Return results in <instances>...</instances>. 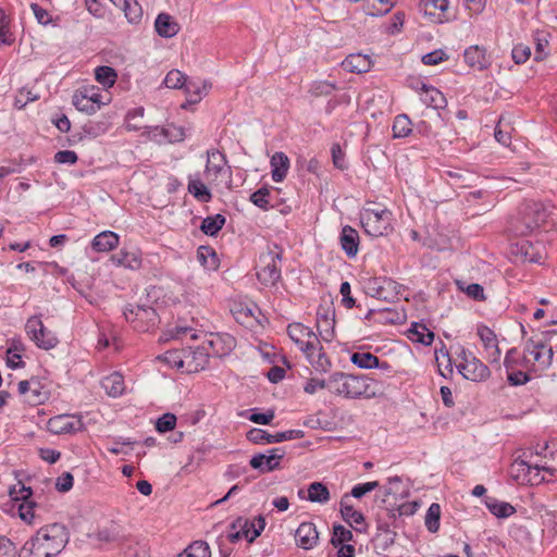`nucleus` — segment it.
Masks as SVG:
<instances>
[{"mask_svg": "<svg viewBox=\"0 0 557 557\" xmlns=\"http://www.w3.org/2000/svg\"><path fill=\"white\" fill-rule=\"evenodd\" d=\"M72 102L78 111L87 114H94L99 110V106L92 104L81 89L75 91Z\"/></svg>", "mask_w": 557, "mask_h": 557, "instance_id": "37998d69", "label": "nucleus"}, {"mask_svg": "<svg viewBox=\"0 0 557 557\" xmlns=\"http://www.w3.org/2000/svg\"><path fill=\"white\" fill-rule=\"evenodd\" d=\"M478 335L482 343L484 344L485 349L492 350L490 354L491 361H498L500 358V349L498 347L497 338L494 331L485 325H482L478 327Z\"/></svg>", "mask_w": 557, "mask_h": 557, "instance_id": "cd10ccee", "label": "nucleus"}, {"mask_svg": "<svg viewBox=\"0 0 557 557\" xmlns=\"http://www.w3.org/2000/svg\"><path fill=\"white\" fill-rule=\"evenodd\" d=\"M548 213L541 203H532L528 206V214L524 218L525 228L532 232L535 228L541 227L547 220Z\"/></svg>", "mask_w": 557, "mask_h": 557, "instance_id": "5701e85b", "label": "nucleus"}, {"mask_svg": "<svg viewBox=\"0 0 557 557\" xmlns=\"http://www.w3.org/2000/svg\"><path fill=\"white\" fill-rule=\"evenodd\" d=\"M287 333L305 355L319 346V336L310 327L301 323L289 324Z\"/></svg>", "mask_w": 557, "mask_h": 557, "instance_id": "ddd939ff", "label": "nucleus"}, {"mask_svg": "<svg viewBox=\"0 0 557 557\" xmlns=\"http://www.w3.org/2000/svg\"><path fill=\"white\" fill-rule=\"evenodd\" d=\"M408 333L411 341L424 346H430L434 341V333L422 322H412Z\"/></svg>", "mask_w": 557, "mask_h": 557, "instance_id": "473e14b6", "label": "nucleus"}, {"mask_svg": "<svg viewBox=\"0 0 557 557\" xmlns=\"http://www.w3.org/2000/svg\"><path fill=\"white\" fill-rule=\"evenodd\" d=\"M226 222L224 215L218 213L202 220L200 230L208 236H216Z\"/></svg>", "mask_w": 557, "mask_h": 557, "instance_id": "4c0bfd02", "label": "nucleus"}, {"mask_svg": "<svg viewBox=\"0 0 557 557\" xmlns=\"http://www.w3.org/2000/svg\"><path fill=\"white\" fill-rule=\"evenodd\" d=\"M234 342V338L226 334L225 339L218 336L216 338L209 341L208 344L215 355L222 356L233 348Z\"/></svg>", "mask_w": 557, "mask_h": 557, "instance_id": "3c124183", "label": "nucleus"}, {"mask_svg": "<svg viewBox=\"0 0 557 557\" xmlns=\"http://www.w3.org/2000/svg\"><path fill=\"white\" fill-rule=\"evenodd\" d=\"M154 28L160 37L172 38L178 33L180 25L171 15L160 13L154 21Z\"/></svg>", "mask_w": 557, "mask_h": 557, "instance_id": "b1692460", "label": "nucleus"}, {"mask_svg": "<svg viewBox=\"0 0 557 557\" xmlns=\"http://www.w3.org/2000/svg\"><path fill=\"white\" fill-rule=\"evenodd\" d=\"M10 495L13 499L23 500V503L18 506V515L22 520L30 523L35 517L34 509L37 506L35 502L30 500V497L33 495L32 488L26 487L25 485H21L17 493L16 487L14 486L10 491Z\"/></svg>", "mask_w": 557, "mask_h": 557, "instance_id": "f3484780", "label": "nucleus"}, {"mask_svg": "<svg viewBox=\"0 0 557 557\" xmlns=\"http://www.w3.org/2000/svg\"><path fill=\"white\" fill-rule=\"evenodd\" d=\"M352 540H354V534L350 530L346 529L342 524L333 525V534H332L330 543L334 547L346 545L345 543L351 542Z\"/></svg>", "mask_w": 557, "mask_h": 557, "instance_id": "49530a36", "label": "nucleus"}, {"mask_svg": "<svg viewBox=\"0 0 557 557\" xmlns=\"http://www.w3.org/2000/svg\"><path fill=\"white\" fill-rule=\"evenodd\" d=\"M176 425V417L173 413L166 412L162 414L157 423H156V430L160 433H165L169 431H172Z\"/></svg>", "mask_w": 557, "mask_h": 557, "instance_id": "bf43d9fd", "label": "nucleus"}, {"mask_svg": "<svg viewBox=\"0 0 557 557\" xmlns=\"http://www.w3.org/2000/svg\"><path fill=\"white\" fill-rule=\"evenodd\" d=\"M305 436V432L302 430H287L283 432H277L275 434H270L262 429L253 428L249 430L246 434V437L249 442L253 444H262V443H282L285 441L299 440Z\"/></svg>", "mask_w": 557, "mask_h": 557, "instance_id": "f8f14e48", "label": "nucleus"}, {"mask_svg": "<svg viewBox=\"0 0 557 557\" xmlns=\"http://www.w3.org/2000/svg\"><path fill=\"white\" fill-rule=\"evenodd\" d=\"M447 59V54L442 49H437L424 54L421 60L422 63L425 65H436Z\"/></svg>", "mask_w": 557, "mask_h": 557, "instance_id": "69168bd1", "label": "nucleus"}, {"mask_svg": "<svg viewBox=\"0 0 557 557\" xmlns=\"http://www.w3.org/2000/svg\"><path fill=\"white\" fill-rule=\"evenodd\" d=\"M197 259L206 269L215 270L219 267L216 252L210 246H200L197 250Z\"/></svg>", "mask_w": 557, "mask_h": 557, "instance_id": "58836bf2", "label": "nucleus"}, {"mask_svg": "<svg viewBox=\"0 0 557 557\" xmlns=\"http://www.w3.org/2000/svg\"><path fill=\"white\" fill-rule=\"evenodd\" d=\"M69 539V531L62 523L41 527L24 543L18 557H54L64 549Z\"/></svg>", "mask_w": 557, "mask_h": 557, "instance_id": "f257e3e1", "label": "nucleus"}, {"mask_svg": "<svg viewBox=\"0 0 557 557\" xmlns=\"http://www.w3.org/2000/svg\"><path fill=\"white\" fill-rule=\"evenodd\" d=\"M515 253L520 256L522 261L530 263H540L542 260L540 245H534L527 239H521L516 244Z\"/></svg>", "mask_w": 557, "mask_h": 557, "instance_id": "bb28decb", "label": "nucleus"}, {"mask_svg": "<svg viewBox=\"0 0 557 557\" xmlns=\"http://www.w3.org/2000/svg\"><path fill=\"white\" fill-rule=\"evenodd\" d=\"M270 164L272 168V180L276 183L283 182L289 169L288 157L282 151L275 152L270 160Z\"/></svg>", "mask_w": 557, "mask_h": 557, "instance_id": "c85d7f7f", "label": "nucleus"}, {"mask_svg": "<svg viewBox=\"0 0 557 557\" xmlns=\"http://www.w3.org/2000/svg\"><path fill=\"white\" fill-rule=\"evenodd\" d=\"M122 10L129 23L136 24L140 22L143 17V9L137 0H128V2H125Z\"/></svg>", "mask_w": 557, "mask_h": 557, "instance_id": "603ef678", "label": "nucleus"}, {"mask_svg": "<svg viewBox=\"0 0 557 557\" xmlns=\"http://www.w3.org/2000/svg\"><path fill=\"white\" fill-rule=\"evenodd\" d=\"M308 500L312 503L325 504L330 500V491L321 482H313L308 486Z\"/></svg>", "mask_w": 557, "mask_h": 557, "instance_id": "ea45409f", "label": "nucleus"}, {"mask_svg": "<svg viewBox=\"0 0 557 557\" xmlns=\"http://www.w3.org/2000/svg\"><path fill=\"white\" fill-rule=\"evenodd\" d=\"M286 455L283 447L271 448L267 454H257L251 457L249 465L260 473H267L282 468L281 461Z\"/></svg>", "mask_w": 557, "mask_h": 557, "instance_id": "9b49d317", "label": "nucleus"}, {"mask_svg": "<svg viewBox=\"0 0 557 557\" xmlns=\"http://www.w3.org/2000/svg\"><path fill=\"white\" fill-rule=\"evenodd\" d=\"M377 486H379V482L377 481H372V482H367V483H362V484H357V485H355L351 488V492H350L349 496H352L355 498H361L367 493L372 492L373 490H375Z\"/></svg>", "mask_w": 557, "mask_h": 557, "instance_id": "0e129e2a", "label": "nucleus"}, {"mask_svg": "<svg viewBox=\"0 0 557 557\" xmlns=\"http://www.w3.org/2000/svg\"><path fill=\"white\" fill-rule=\"evenodd\" d=\"M25 331L37 347L49 350L59 344L54 333L48 330L37 315L30 317L25 324Z\"/></svg>", "mask_w": 557, "mask_h": 557, "instance_id": "1a4fd4ad", "label": "nucleus"}, {"mask_svg": "<svg viewBox=\"0 0 557 557\" xmlns=\"http://www.w3.org/2000/svg\"><path fill=\"white\" fill-rule=\"evenodd\" d=\"M107 394L112 397L121 396L125 389L124 377L121 373L114 372L106 376L101 382Z\"/></svg>", "mask_w": 557, "mask_h": 557, "instance_id": "72a5a7b5", "label": "nucleus"}, {"mask_svg": "<svg viewBox=\"0 0 557 557\" xmlns=\"http://www.w3.org/2000/svg\"><path fill=\"white\" fill-rule=\"evenodd\" d=\"M121 527L112 522L109 527L99 530L97 537L101 542L113 543L120 542L123 537Z\"/></svg>", "mask_w": 557, "mask_h": 557, "instance_id": "09e8293b", "label": "nucleus"}, {"mask_svg": "<svg viewBox=\"0 0 557 557\" xmlns=\"http://www.w3.org/2000/svg\"><path fill=\"white\" fill-rule=\"evenodd\" d=\"M512 60L516 64L527 62L531 55V49L524 45H517L511 51Z\"/></svg>", "mask_w": 557, "mask_h": 557, "instance_id": "e2e57ef3", "label": "nucleus"}, {"mask_svg": "<svg viewBox=\"0 0 557 557\" xmlns=\"http://www.w3.org/2000/svg\"><path fill=\"white\" fill-rule=\"evenodd\" d=\"M250 411L251 413L248 417V419L256 424L268 425L272 422V420L275 417V412L273 409H269L265 412H258V409L253 408Z\"/></svg>", "mask_w": 557, "mask_h": 557, "instance_id": "6e6d98bb", "label": "nucleus"}, {"mask_svg": "<svg viewBox=\"0 0 557 557\" xmlns=\"http://www.w3.org/2000/svg\"><path fill=\"white\" fill-rule=\"evenodd\" d=\"M342 66L349 73H366L371 67V60L368 55L361 53H352L346 57L342 62Z\"/></svg>", "mask_w": 557, "mask_h": 557, "instance_id": "a878e982", "label": "nucleus"}, {"mask_svg": "<svg viewBox=\"0 0 557 557\" xmlns=\"http://www.w3.org/2000/svg\"><path fill=\"white\" fill-rule=\"evenodd\" d=\"M16 547L14 543L4 535H0V557H14Z\"/></svg>", "mask_w": 557, "mask_h": 557, "instance_id": "774afa93", "label": "nucleus"}, {"mask_svg": "<svg viewBox=\"0 0 557 557\" xmlns=\"http://www.w3.org/2000/svg\"><path fill=\"white\" fill-rule=\"evenodd\" d=\"M282 248L276 244L267 245L265 251L259 256L257 278L264 286H275L282 277Z\"/></svg>", "mask_w": 557, "mask_h": 557, "instance_id": "7ed1b4c3", "label": "nucleus"}, {"mask_svg": "<svg viewBox=\"0 0 557 557\" xmlns=\"http://www.w3.org/2000/svg\"><path fill=\"white\" fill-rule=\"evenodd\" d=\"M367 288L372 297L393 302L398 299L404 287L389 277H373L369 280Z\"/></svg>", "mask_w": 557, "mask_h": 557, "instance_id": "9d476101", "label": "nucleus"}, {"mask_svg": "<svg viewBox=\"0 0 557 557\" xmlns=\"http://www.w3.org/2000/svg\"><path fill=\"white\" fill-rule=\"evenodd\" d=\"M188 191L201 202H208L212 198L209 188L199 180L189 181Z\"/></svg>", "mask_w": 557, "mask_h": 557, "instance_id": "de8ad7c7", "label": "nucleus"}, {"mask_svg": "<svg viewBox=\"0 0 557 557\" xmlns=\"http://www.w3.org/2000/svg\"><path fill=\"white\" fill-rule=\"evenodd\" d=\"M421 101L430 108L440 110L447 106V101L442 91L433 86H426L425 89L420 94Z\"/></svg>", "mask_w": 557, "mask_h": 557, "instance_id": "2f4dec72", "label": "nucleus"}, {"mask_svg": "<svg viewBox=\"0 0 557 557\" xmlns=\"http://www.w3.org/2000/svg\"><path fill=\"white\" fill-rule=\"evenodd\" d=\"M393 213L386 208H366L360 213V223L364 232L372 237L386 236L392 232Z\"/></svg>", "mask_w": 557, "mask_h": 557, "instance_id": "39448f33", "label": "nucleus"}, {"mask_svg": "<svg viewBox=\"0 0 557 557\" xmlns=\"http://www.w3.org/2000/svg\"><path fill=\"white\" fill-rule=\"evenodd\" d=\"M119 245V235L111 231H104L94 237L91 247L98 252H107Z\"/></svg>", "mask_w": 557, "mask_h": 557, "instance_id": "7c9ffc66", "label": "nucleus"}, {"mask_svg": "<svg viewBox=\"0 0 557 557\" xmlns=\"http://www.w3.org/2000/svg\"><path fill=\"white\" fill-rule=\"evenodd\" d=\"M123 314L134 330L147 332L158 323V314L154 308L146 305H127Z\"/></svg>", "mask_w": 557, "mask_h": 557, "instance_id": "6e6552de", "label": "nucleus"}, {"mask_svg": "<svg viewBox=\"0 0 557 557\" xmlns=\"http://www.w3.org/2000/svg\"><path fill=\"white\" fill-rule=\"evenodd\" d=\"M484 503L490 512L497 518H508L516 512V509L511 504L500 502L494 497H486Z\"/></svg>", "mask_w": 557, "mask_h": 557, "instance_id": "f704fd0d", "label": "nucleus"}, {"mask_svg": "<svg viewBox=\"0 0 557 557\" xmlns=\"http://www.w3.org/2000/svg\"><path fill=\"white\" fill-rule=\"evenodd\" d=\"M440 518L441 506L437 503L431 504L425 515V527L430 532H437L440 528Z\"/></svg>", "mask_w": 557, "mask_h": 557, "instance_id": "8fccbe9b", "label": "nucleus"}, {"mask_svg": "<svg viewBox=\"0 0 557 557\" xmlns=\"http://www.w3.org/2000/svg\"><path fill=\"white\" fill-rule=\"evenodd\" d=\"M412 132L411 121L406 114H399L393 123V136L395 138H405Z\"/></svg>", "mask_w": 557, "mask_h": 557, "instance_id": "c03bdc74", "label": "nucleus"}, {"mask_svg": "<svg viewBox=\"0 0 557 557\" xmlns=\"http://www.w3.org/2000/svg\"><path fill=\"white\" fill-rule=\"evenodd\" d=\"M350 361L352 364L360 369H381L388 371L391 366L386 361H380V359L369 351H356L351 354Z\"/></svg>", "mask_w": 557, "mask_h": 557, "instance_id": "412c9836", "label": "nucleus"}, {"mask_svg": "<svg viewBox=\"0 0 557 557\" xmlns=\"http://www.w3.org/2000/svg\"><path fill=\"white\" fill-rule=\"evenodd\" d=\"M349 499V495L345 494L341 499V515L343 519L348 523H355L357 525L362 524L364 522L363 515L356 510L351 505L347 502Z\"/></svg>", "mask_w": 557, "mask_h": 557, "instance_id": "e433bc0d", "label": "nucleus"}, {"mask_svg": "<svg viewBox=\"0 0 557 557\" xmlns=\"http://www.w3.org/2000/svg\"><path fill=\"white\" fill-rule=\"evenodd\" d=\"M164 85L168 88H185L187 94L190 95L189 101L193 103L198 102L201 99V90L199 88H196L193 91V88L195 87L193 83L187 82V77L184 73H182L178 70H171L165 78H164Z\"/></svg>", "mask_w": 557, "mask_h": 557, "instance_id": "6ab92c4d", "label": "nucleus"}, {"mask_svg": "<svg viewBox=\"0 0 557 557\" xmlns=\"http://www.w3.org/2000/svg\"><path fill=\"white\" fill-rule=\"evenodd\" d=\"M117 74L111 66L101 65L95 70V78L104 88H110L115 84Z\"/></svg>", "mask_w": 557, "mask_h": 557, "instance_id": "a19ab883", "label": "nucleus"}, {"mask_svg": "<svg viewBox=\"0 0 557 557\" xmlns=\"http://www.w3.org/2000/svg\"><path fill=\"white\" fill-rule=\"evenodd\" d=\"M337 89V85L335 83H331L327 81H314L310 84L308 92L314 97H327L333 94L334 90Z\"/></svg>", "mask_w": 557, "mask_h": 557, "instance_id": "79ce46f5", "label": "nucleus"}, {"mask_svg": "<svg viewBox=\"0 0 557 557\" xmlns=\"http://www.w3.org/2000/svg\"><path fill=\"white\" fill-rule=\"evenodd\" d=\"M145 109L143 107L134 108L126 114V127L128 131H139L144 126L136 122L137 119L143 117Z\"/></svg>", "mask_w": 557, "mask_h": 557, "instance_id": "4d7b16f0", "label": "nucleus"}, {"mask_svg": "<svg viewBox=\"0 0 557 557\" xmlns=\"http://www.w3.org/2000/svg\"><path fill=\"white\" fill-rule=\"evenodd\" d=\"M541 471L554 475L557 472V468L554 465H549L547 461L533 465L522 458L516 459L510 468L511 475L515 480L531 485L540 484L545 481V478L541 475Z\"/></svg>", "mask_w": 557, "mask_h": 557, "instance_id": "20e7f679", "label": "nucleus"}, {"mask_svg": "<svg viewBox=\"0 0 557 557\" xmlns=\"http://www.w3.org/2000/svg\"><path fill=\"white\" fill-rule=\"evenodd\" d=\"M295 541L302 549L314 548L319 543V532L315 524L311 521L300 523L295 532Z\"/></svg>", "mask_w": 557, "mask_h": 557, "instance_id": "aec40b11", "label": "nucleus"}, {"mask_svg": "<svg viewBox=\"0 0 557 557\" xmlns=\"http://www.w3.org/2000/svg\"><path fill=\"white\" fill-rule=\"evenodd\" d=\"M339 243L347 257H356L359 250V234L354 227L345 225L342 228Z\"/></svg>", "mask_w": 557, "mask_h": 557, "instance_id": "4be33fe9", "label": "nucleus"}, {"mask_svg": "<svg viewBox=\"0 0 557 557\" xmlns=\"http://www.w3.org/2000/svg\"><path fill=\"white\" fill-rule=\"evenodd\" d=\"M463 59L468 66L475 71H485L492 64V57L486 48L479 45L468 47L463 52Z\"/></svg>", "mask_w": 557, "mask_h": 557, "instance_id": "2eb2a0df", "label": "nucleus"}, {"mask_svg": "<svg viewBox=\"0 0 557 557\" xmlns=\"http://www.w3.org/2000/svg\"><path fill=\"white\" fill-rule=\"evenodd\" d=\"M393 8L389 0H363L362 9L367 15L380 16L388 13Z\"/></svg>", "mask_w": 557, "mask_h": 557, "instance_id": "c9c22d12", "label": "nucleus"}, {"mask_svg": "<svg viewBox=\"0 0 557 557\" xmlns=\"http://www.w3.org/2000/svg\"><path fill=\"white\" fill-rule=\"evenodd\" d=\"M458 372L467 380L473 382H481L486 380L491 372L487 366H485L480 359L474 357H469V360L466 362H459L457 364Z\"/></svg>", "mask_w": 557, "mask_h": 557, "instance_id": "4468645a", "label": "nucleus"}, {"mask_svg": "<svg viewBox=\"0 0 557 557\" xmlns=\"http://www.w3.org/2000/svg\"><path fill=\"white\" fill-rule=\"evenodd\" d=\"M270 190L267 187L259 188L250 196V201L260 209H269Z\"/></svg>", "mask_w": 557, "mask_h": 557, "instance_id": "13d9d810", "label": "nucleus"}, {"mask_svg": "<svg viewBox=\"0 0 557 557\" xmlns=\"http://www.w3.org/2000/svg\"><path fill=\"white\" fill-rule=\"evenodd\" d=\"M555 334H557L555 330L543 332L541 335L532 336L525 343L524 350L533 356L542 370L548 369L552 364L554 351L548 346V336Z\"/></svg>", "mask_w": 557, "mask_h": 557, "instance_id": "0eeeda50", "label": "nucleus"}, {"mask_svg": "<svg viewBox=\"0 0 557 557\" xmlns=\"http://www.w3.org/2000/svg\"><path fill=\"white\" fill-rule=\"evenodd\" d=\"M84 424L79 418L60 414L48 421V430L53 434H66L82 431Z\"/></svg>", "mask_w": 557, "mask_h": 557, "instance_id": "a211bd4d", "label": "nucleus"}, {"mask_svg": "<svg viewBox=\"0 0 557 557\" xmlns=\"http://www.w3.org/2000/svg\"><path fill=\"white\" fill-rule=\"evenodd\" d=\"M335 311L330 306H320L317 310V329L319 335L325 342L334 337Z\"/></svg>", "mask_w": 557, "mask_h": 557, "instance_id": "dca6fc26", "label": "nucleus"}, {"mask_svg": "<svg viewBox=\"0 0 557 557\" xmlns=\"http://www.w3.org/2000/svg\"><path fill=\"white\" fill-rule=\"evenodd\" d=\"M448 9V0H423L424 13L436 16L437 11L443 14Z\"/></svg>", "mask_w": 557, "mask_h": 557, "instance_id": "5fc2aeb1", "label": "nucleus"}, {"mask_svg": "<svg viewBox=\"0 0 557 557\" xmlns=\"http://www.w3.org/2000/svg\"><path fill=\"white\" fill-rule=\"evenodd\" d=\"M331 384V375L326 380H320L317 377H311L307 381L304 386V391L307 394H314L318 389L327 388L330 391Z\"/></svg>", "mask_w": 557, "mask_h": 557, "instance_id": "052dcab7", "label": "nucleus"}, {"mask_svg": "<svg viewBox=\"0 0 557 557\" xmlns=\"http://www.w3.org/2000/svg\"><path fill=\"white\" fill-rule=\"evenodd\" d=\"M332 161L335 168L339 170L347 169V163L345 160V152L342 150V147L338 143H334L331 147Z\"/></svg>", "mask_w": 557, "mask_h": 557, "instance_id": "680f3d73", "label": "nucleus"}, {"mask_svg": "<svg viewBox=\"0 0 557 557\" xmlns=\"http://www.w3.org/2000/svg\"><path fill=\"white\" fill-rule=\"evenodd\" d=\"M211 557V550L207 542L195 541L178 557Z\"/></svg>", "mask_w": 557, "mask_h": 557, "instance_id": "a18cd8bd", "label": "nucleus"}, {"mask_svg": "<svg viewBox=\"0 0 557 557\" xmlns=\"http://www.w3.org/2000/svg\"><path fill=\"white\" fill-rule=\"evenodd\" d=\"M225 163H226L225 154L221 153L218 150L208 152V161H207V165H206L207 171H209V172L213 171L214 174L218 175L222 171Z\"/></svg>", "mask_w": 557, "mask_h": 557, "instance_id": "864d4df0", "label": "nucleus"}, {"mask_svg": "<svg viewBox=\"0 0 557 557\" xmlns=\"http://www.w3.org/2000/svg\"><path fill=\"white\" fill-rule=\"evenodd\" d=\"M111 260L114 264L131 270H138L143 262L141 253L138 250L127 251L125 249L112 255Z\"/></svg>", "mask_w": 557, "mask_h": 557, "instance_id": "393cba45", "label": "nucleus"}, {"mask_svg": "<svg viewBox=\"0 0 557 557\" xmlns=\"http://www.w3.org/2000/svg\"><path fill=\"white\" fill-rule=\"evenodd\" d=\"M74 478L70 472H63L55 482L57 491L61 493L69 492L73 487Z\"/></svg>", "mask_w": 557, "mask_h": 557, "instance_id": "338daca9", "label": "nucleus"}, {"mask_svg": "<svg viewBox=\"0 0 557 557\" xmlns=\"http://www.w3.org/2000/svg\"><path fill=\"white\" fill-rule=\"evenodd\" d=\"M306 357L310 364L314 368L315 371L321 373H326L332 368V362L326 354L323 351V347L321 342L319 341V346L311 351L306 354Z\"/></svg>", "mask_w": 557, "mask_h": 557, "instance_id": "c756f323", "label": "nucleus"}, {"mask_svg": "<svg viewBox=\"0 0 557 557\" xmlns=\"http://www.w3.org/2000/svg\"><path fill=\"white\" fill-rule=\"evenodd\" d=\"M330 392L347 399H370L383 395L384 386L369 375L338 371L331 374Z\"/></svg>", "mask_w": 557, "mask_h": 557, "instance_id": "f03ea898", "label": "nucleus"}, {"mask_svg": "<svg viewBox=\"0 0 557 557\" xmlns=\"http://www.w3.org/2000/svg\"><path fill=\"white\" fill-rule=\"evenodd\" d=\"M165 356L168 362H173L176 368H185L189 373H196L203 370L209 362V351L205 345L195 349L188 348L182 351V356L177 352H168Z\"/></svg>", "mask_w": 557, "mask_h": 557, "instance_id": "423d86ee", "label": "nucleus"}]
</instances>
